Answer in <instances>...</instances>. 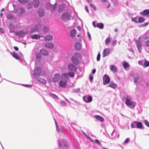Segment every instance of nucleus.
<instances>
[{
    "mask_svg": "<svg viewBox=\"0 0 149 149\" xmlns=\"http://www.w3.org/2000/svg\"><path fill=\"white\" fill-rule=\"evenodd\" d=\"M104 25L102 23H98L96 25L97 27L101 29H102L104 28Z\"/></svg>",
    "mask_w": 149,
    "mask_h": 149,
    "instance_id": "35",
    "label": "nucleus"
},
{
    "mask_svg": "<svg viewBox=\"0 0 149 149\" xmlns=\"http://www.w3.org/2000/svg\"><path fill=\"white\" fill-rule=\"evenodd\" d=\"M140 14L142 15L145 16L149 15V9H146L143 12L140 13Z\"/></svg>",
    "mask_w": 149,
    "mask_h": 149,
    "instance_id": "20",
    "label": "nucleus"
},
{
    "mask_svg": "<svg viewBox=\"0 0 149 149\" xmlns=\"http://www.w3.org/2000/svg\"><path fill=\"white\" fill-rule=\"evenodd\" d=\"M143 127V125L141 122L137 121V124L136 128L139 129H141Z\"/></svg>",
    "mask_w": 149,
    "mask_h": 149,
    "instance_id": "33",
    "label": "nucleus"
},
{
    "mask_svg": "<svg viewBox=\"0 0 149 149\" xmlns=\"http://www.w3.org/2000/svg\"><path fill=\"white\" fill-rule=\"evenodd\" d=\"M130 138H127L125 141L124 142H123L122 144L123 145H125L126 144H127L130 141Z\"/></svg>",
    "mask_w": 149,
    "mask_h": 149,
    "instance_id": "46",
    "label": "nucleus"
},
{
    "mask_svg": "<svg viewBox=\"0 0 149 149\" xmlns=\"http://www.w3.org/2000/svg\"><path fill=\"white\" fill-rule=\"evenodd\" d=\"M145 18L143 17H140L139 18L138 23H142L145 21Z\"/></svg>",
    "mask_w": 149,
    "mask_h": 149,
    "instance_id": "41",
    "label": "nucleus"
},
{
    "mask_svg": "<svg viewBox=\"0 0 149 149\" xmlns=\"http://www.w3.org/2000/svg\"><path fill=\"white\" fill-rule=\"evenodd\" d=\"M24 12H25V10L24 9L22 8H19L20 13L19 14V15H20V16H21L22 15L23 13H24Z\"/></svg>",
    "mask_w": 149,
    "mask_h": 149,
    "instance_id": "42",
    "label": "nucleus"
},
{
    "mask_svg": "<svg viewBox=\"0 0 149 149\" xmlns=\"http://www.w3.org/2000/svg\"><path fill=\"white\" fill-rule=\"evenodd\" d=\"M45 46L48 48H52L54 47V45L52 43L48 42L45 44Z\"/></svg>",
    "mask_w": 149,
    "mask_h": 149,
    "instance_id": "26",
    "label": "nucleus"
},
{
    "mask_svg": "<svg viewBox=\"0 0 149 149\" xmlns=\"http://www.w3.org/2000/svg\"><path fill=\"white\" fill-rule=\"evenodd\" d=\"M76 31H77L75 29L72 30L70 33V36L72 38L74 37L76 35Z\"/></svg>",
    "mask_w": 149,
    "mask_h": 149,
    "instance_id": "27",
    "label": "nucleus"
},
{
    "mask_svg": "<svg viewBox=\"0 0 149 149\" xmlns=\"http://www.w3.org/2000/svg\"><path fill=\"white\" fill-rule=\"evenodd\" d=\"M17 35L20 36H22L25 34V32L24 31H19L17 32L16 33Z\"/></svg>",
    "mask_w": 149,
    "mask_h": 149,
    "instance_id": "32",
    "label": "nucleus"
},
{
    "mask_svg": "<svg viewBox=\"0 0 149 149\" xmlns=\"http://www.w3.org/2000/svg\"><path fill=\"white\" fill-rule=\"evenodd\" d=\"M58 143L59 149H69L70 144L66 140L59 139L58 140Z\"/></svg>",
    "mask_w": 149,
    "mask_h": 149,
    "instance_id": "1",
    "label": "nucleus"
},
{
    "mask_svg": "<svg viewBox=\"0 0 149 149\" xmlns=\"http://www.w3.org/2000/svg\"><path fill=\"white\" fill-rule=\"evenodd\" d=\"M74 72H69V74H70V76L72 77H73L74 76Z\"/></svg>",
    "mask_w": 149,
    "mask_h": 149,
    "instance_id": "53",
    "label": "nucleus"
},
{
    "mask_svg": "<svg viewBox=\"0 0 149 149\" xmlns=\"http://www.w3.org/2000/svg\"><path fill=\"white\" fill-rule=\"evenodd\" d=\"M69 74L68 73H65L62 76V79H65L66 80L68 79L69 77Z\"/></svg>",
    "mask_w": 149,
    "mask_h": 149,
    "instance_id": "34",
    "label": "nucleus"
},
{
    "mask_svg": "<svg viewBox=\"0 0 149 149\" xmlns=\"http://www.w3.org/2000/svg\"><path fill=\"white\" fill-rule=\"evenodd\" d=\"M111 40L110 37H108L105 40V44L106 45H108L109 43L111 42Z\"/></svg>",
    "mask_w": 149,
    "mask_h": 149,
    "instance_id": "39",
    "label": "nucleus"
},
{
    "mask_svg": "<svg viewBox=\"0 0 149 149\" xmlns=\"http://www.w3.org/2000/svg\"><path fill=\"white\" fill-rule=\"evenodd\" d=\"M67 83V81H64L62 80H61L59 82V86L61 88H65L66 87Z\"/></svg>",
    "mask_w": 149,
    "mask_h": 149,
    "instance_id": "14",
    "label": "nucleus"
},
{
    "mask_svg": "<svg viewBox=\"0 0 149 149\" xmlns=\"http://www.w3.org/2000/svg\"><path fill=\"white\" fill-rule=\"evenodd\" d=\"M7 18L9 19H12L14 20L15 19V17L14 15L11 14H8L7 15Z\"/></svg>",
    "mask_w": 149,
    "mask_h": 149,
    "instance_id": "28",
    "label": "nucleus"
},
{
    "mask_svg": "<svg viewBox=\"0 0 149 149\" xmlns=\"http://www.w3.org/2000/svg\"><path fill=\"white\" fill-rule=\"evenodd\" d=\"M94 117L101 122H103L104 121V118L100 116L99 115H95L94 116Z\"/></svg>",
    "mask_w": 149,
    "mask_h": 149,
    "instance_id": "23",
    "label": "nucleus"
},
{
    "mask_svg": "<svg viewBox=\"0 0 149 149\" xmlns=\"http://www.w3.org/2000/svg\"><path fill=\"white\" fill-rule=\"evenodd\" d=\"M0 32L2 33H4V31L3 29L0 27Z\"/></svg>",
    "mask_w": 149,
    "mask_h": 149,
    "instance_id": "63",
    "label": "nucleus"
},
{
    "mask_svg": "<svg viewBox=\"0 0 149 149\" xmlns=\"http://www.w3.org/2000/svg\"><path fill=\"white\" fill-rule=\"evenodd\" d=\"M68 68L72 72H75L77 70L75 66L72 64H70L68 65Z\"/></svg>",
    "mask_w": 149,
    "mask_h": 149,
    "instance_id": "8",
    "label": "nucleus"
},
{
    "mask_svg": "<svg viewBox=\"0 0 149 149\" xmlns=\"http://www.w3.org/2000/svg\"><path fill=\"white\" fill-rule=\"evenodd\" d=\"M37 81H38L43 84H45L46 83V80L43 79H42L38 77L35 79Z\"/></svg>",
    "mask_w": 149,
    "mask_h": 149,
    "instance_id": "18",
    "label": "nucleus"
},
{
    "mask_svg": "<svg viewBox=\"0 0 149 149\" xmlns=\"http://www.w3.org/2000/svg\"><path fill=\"white\" fill-rule=\"evenodd\" d=\"M123 65L124 68L126 70V68L130 66L129 64L127 62H125L123 63Z\"/></svg>",
    "mask_w": 149,
    "mask_h": 149,
    "instance_id": "40",
    "label": "nucleus"
},
{
    "mask_svg": "<svg viewBox=\"0 0 149 149\" xmlns=\"http://www.w3.org/2000/svg\"><path fill=\"white\" fill-rule=\"evenodd\" d=\"M60 74L59 73L55 74L53 78V81L54 83L58 82L60 79Z\"/></svg>",
    "mask_w": 149,
    "mask_h": 149,
    "instance_id": "10",
    "label": "nucleus"
},
{
    "mask_svg": "<svg viewBox=\"0 0 149 149\" xmlns=\"http://www.w3.org/2000/svg\"><path fill=\"white\" fill-rule=\"evenodd\" d=\"M57 5L56 3L53 5L49 3L47 5V9L48 10H54Z\"/></svg>",
    "mask_w": 149,
    "mask_h": 149,
    "instance_id": "9",
    "label": "nucleus"
},
{
    "mask_svg": "<svg viewBox=\"0 0 149 149\" xmlns=\"http://www.w3.org/2000/svg\"><path fill=\"white\" fill-rule=\"evenodd\" d=\"M41 71V69L40 67H36L34 71L33 74L34 78L35 79L38 77L40 75Z\"/></svg>",
    "mask_w": 149,
    "mask_h": 149,
    "instance_id": "3",
    "label": "nucleus"
},
{
    "mask_svg": "<svg viewBox=\"0 0 149 149\" xmlns=\"http://www.w3.org/2000/svg\"><path fill=\"white\" fill-rule=\"evenodd\" d=\"M74 55L76 56H77L79 58L81 56V55L78 52H76L74 54Z\"/></svg>",
    "mask_w": 149,
    "mask_h": 149,
    "instance_id": "56",
    "label": "nucleus"
},
{
    "mask_svg": "<svg viewBox=\"0 0 149 149\" xmlns=\"http://www.w3.org/2000/svg\"><path fill=\"white\" fill-rule=\"evenodd\" d=\"M111 135L113 138H116V137L118 138L119 136V134L118 132L114 130L113 131Z\"/></svg>",
    "mask_w": 149,
    "mask_h": 149,
    "instance_id": "11",
    "label": "nucleus"
},
{
    "mask_svg": "<svg viewBox=\"0 0 149 149\" xmlns=\"http://www.w3.org/2000/svg\"><path fill=\"white\" fill-rule=\"evenodd\" d=\"M49 27L48 26H45L43 28V31L45 32H47L49 31Z\"/></svg>",
    "mask_w": 149,
    "mask_h": 149,
    "instance_id": "43",
    "label": "nucleus"
},
{
    "mask_svg": "<svg viewBox=\"0 0 149 149\" xmlns=\"http://www.w3.org/2000/svg\"><path fill=\"white\" fill-rule=\"evenodd\" d=\"M41 27V25L40 23L37 24L34 27H32L30 32V34H32L34 32H38Z\"/></svg>",
    "mask_w": 149,
    "mask_h": 149,
    "instance_id": "4",
    "label": "nucleus"
},
{
    "mask_svg": "<svg viewBox=\"0 0 149 149\" xmlns=\"http://www.w3.org/2000/svg\"><path fill=\"white\" fill-rule=\"evenodd\" d=\"M71 60L72 62L76 65L78 64L79 60L75 56H72L71 57Z\"/></svg>",
    "mask_w": 149,
    "mask_h": 149,
    "instance_id": "16",
    "label": "nucleus"
},
{
    "mask_svg": "<svg viewBox=\"0 0 149 149\" xmlns=\"http://www.w3.org/2000/svg\"><path fill=\"white\" fill-rule=\"evenodd\" d=\"M41 57V55L40 53L37 54L36 56V60L38 61H39Z\"/></svg>",
    "mask_w": 149,
    "mask_h": 149,
    "instance_id": "47",
    "label": "nucleus"
},
{
    "mask_svg": "<svg viewBox=\"0 0 149 149\" xmlns=\"http://www.w3.org/2000/svg\"><path fill=\"white\" fill-rule=\"evenodd\" d=\"M110 69L114 72H116L118 70L117 68L113 65H110Z\"/></svg>",
    "mask_w": 149,
    "mask_h": 149,
    "instance_id": "22",
    "label": "nucleus"
},
{
    "mask_svg": "<svg viewBox=\"0 0 149 149\" xmlns=\"http://www.w3.org/2000/svg\"><path fill=\"white\" fill-rule=\"evenodd\" d=\"M40 2L39 0H34L31 3V4L34 7H38L40 4Z\"/></svg>",
    "mask_w": 149,
    "mask_h": 149,
    "instance_id": "15",
    "label": "nucleus"
},
{
    "mask_svg": "<svg viewBox=\"0 0 149 149\" xmlns=\"http://www.w3.org/2000/svg\"><path fill=\"white\" fill-rule=\"evenodd\" d=\"M116 42H117V40H113L112 42V45L113 46H115V45H116V44H117Z\"/></svg>",
    "mask_w": 149,
    "mask_h": 149,
    "instance_id": "57",
    "label": "nucleus"
},
{
    "mask_svg": "<svg viewBox=\"0 0 149 149\" xmlns=\"http://www.w3.org/2000/svg\"><path fill=\"white\" fill-rule=\"evenodd\" d=\"M95 143L97 144L98 145H101L102 146V145L101 144V143L97 139H96L95 141Z\"/></svg>",
    "mask_w": 149,
    "mask_h": 149,
    "instance_id": "51",
    "label": "nucleus"
},
{
    "mask_svg": "<svg viewBox=\"0 0 149 149\" xmlns=\"http://www.w3.org/2000/svg\"><path fill=\"white\" fill-rule=\"evenodd\" d=\"M145 124L148 127H149V123L147 121L144 120Z\"/></svg>",
    "mask_w": 149,
    "mask_h": 149,
    "instance_id": "59",
    "label": "nucleus"
},
{
    "mask_svg": "<svg viewBox=\"0 0 149 149\" xmlns=\"http://www.w3.org/2000/svg\"><path fill=\"white\" fill-rule=\"evenodd\" d=\"M53 38L52 36L50 35H48L45 36V40L47 41H49L51 40Z\"/></svg>",
    "mask_w": 149,
    "mask_h": 149,
    "instance_id": "25",
    "label": "nucleus"
},
{
    "mask_svg": "<svg viewBox=\"0 0 149 149\" xmlns=\"http://www.w3.org/2000/svg\"><path fill=\"white\" fill-rule=\"evenodd\" d=\"M32 5L31 3H30L28 6V8L29 9H30L32 7Z\"/></svg>",
    "mask_w": 149,
    "mask_h": 149,
    "instance_id": "60",
    "label": "nucleus"
},
{
    "mask_svg": "<svg viewBox=\"0 0 149 149\" xmlns=\"http://www.w3.org/2000/svg\"><path fill=\"white\" fill-rule=\"evenodd\" d=\"M145 44L147 46H149V40L146 41Z\"/></svg>",
    "mask_w": 149,
    "mask_h": 149,
    "instance_id": "62",
    "label": "nucleus"
},
{
    "mask_svg": "<svg viewBox=\"0 0 149 149\" xmlns=\"http://www.w3.org/2000/svg\"><path fill=\"white\" fill-rule=\"evenodd\" d=\"M54 119L55 120V124L56 125V129L57 131L58 132V133H59V132L60 131V129L58 126V124H57V122H56L55 119L54 118Z\"/></svg>",
    "mask_w": 149,
    "mask_h": 149,
    "instance_id": "48",
    "label": "nucleus"
},
{
    "mask_svg": "<svg viewBox=\"0 0 149 149\" xmlns=\"http://www.w3.org/2000/svg\"><path fill=\"white\" fill-rule=\"evenodd\" d=\"M138 17H132V22H134L135 23H138Z\"/></svg>",
    "mask_w": 149,
    "mask_h": 149,
    "instance_id": "44",
    "label": "nucleus"
},
{
    "mask_svg": "<svg viewBox=\"0 0 149 149\" xmlns=\"http://www.w3.org/2000/svg\"><path fill=\"white\" fill-rule=\"evenodd\" d=\"M11 54L16 59H19L20 62H22V60L21 58L17 53L13 52V53H11Z\"/></svg>",
    "mask_w": 149,
    "mask_h": 149,
    "instance_id": "12",
    "label": "nucleus"
},
{
    "mask_svg": "<svg viewBox=\"0 0 149 149\" xmlns=\"http://www.w3.org/2000/svg\"><path fill=\"white\" fill-rule=\"evenodd\" d=\"M18 1L20 3H26L27 2V0H18Z\"/></svg>",
    "mask_w": 149,
    "mask_h": 149,
    "instance_id": "49",
    "label": "nucleus"
},
{
    "mask_svg": "<svg viewBox=\"0 0 149 149\" xmlns=\"http://www.w3.org/2000/svg\"><path fill=\"white\" fill-rule=\"evenodd\" d=\"M90 6L92 8H93L94 10L95 11L96 10V7L93 4H90Z\"/></svg>",
    "mask_w": 149,
    "mask_h": 149,
    "instance_id": "54",
    "label": "nucleus"
},
{
    "mask_svg": "<svg viewBox=\"0 0 149 149\" xmlns=\"http://www.w3.org/2000/svg\"><path fill=\"white\" fill-rule=\"evenodd\" d=\"M38 13L40 17H42L44 14L43 10H39L38 12Z\"/></svg>",
    "mask_w": 149,
    "mask_h": 149,
    "instance_id": "38",
    "label": "nucleus"
},
{
    "mask_svg": "<svg viewBox=\"0 0 149 149\" xmlns=\"http://www.w3.org/2000/svg\"><path fill=\"white\" fill-rule=\"evenodd\" d=\"M48 95L50 97H53V98L58 100L59 99L58 97L55 94L51 93H48Z\"/></svg>",
    "mask_w": 149,
    "mask_h": 149,
    "instance_id": "31",
    "label": "nucleus"
},
{
    "mask_svg": "<svg viewBox=\"0 0 149 149\" xmlns=\"http://www.w3.org/2000/svg\"><path fill=\"white\" fill-rule=\"evenodd\" d=\"M148 24L149 23L148 22H146L143 25V26H147Z\"/></svg>",
    "mask_w": 149,
    "mask_h": 149,
    "instance_id": "64",
    "label": "nucleus"
},
{
    "mask_svg": "<svg viewBox=\"0 0 149 149\" xmlns=\"http://www.w3.org/2000/svg\"><path fill=\"white\" fill-rule=\"evenodd\" d=\"M87 35H88V37L89 38V39L90 40L91 39V35H90V33L88 32H87Z\"/></svg>",
    "mask_w": 149,
    "mask_h": 149,
    "instance_id": "58",
    "label": "nucleus"
},
{
    "mask_svg": "<svg viewBox=\"0 0 149 149\" xmlns=\"http://www.w3.org/2000/svg\"><path fill=\"white\" fill-rule=\"evenodd\" d=\"M74 47L76 50H79L81 48V45L80 42H77L75 43Z\"/></svg>",
    "mask_w": 149,
    "mask_h": 149,
    "instance_id": "19",
    "label": "nucleus"
},
{
    "mask_svg": "<svg viewBox=\"0 0 149 149\" xmlns=\"http://www.w3.org/2000/svg\"><path fill=\"white\" fill-rule=\"evenodd\" d=\"M144 65L146 67H147L149 66V62L146 61L144 63Z\"/></svg>",
    "mask_w": 149,
    "mask_h": 149,
    "instance_id": "50",
    "label": "nucleus"
},
{
    "mask_svg": "<svg viewBox=\"0 0 149 149\" xmlns=\"http://www.w3.org/2000/svg\"><path fill=\"white\" fill-rule=\"evenodd\" d=\"M31 37L32 39L39 40L41 36L39 34H35L34 35H32L31 36Z\"/></svg>",
    "mask_w": 149,
    "mask_h": 149,
    "instance_id": "21",
    "label": "nucleus"
},
{
    "mask_svg": "<svg viewBox=\"0 0 149 149\" xmlns=\"http://www.w3.org/2000/svg\"><path fill=\"white\" fill-rule=\"evenodd\" d=\"M71 17L70 15L68 13L65 12L61 16V19L64 21L67 19H69Z\"/></svg>",
    "mask_w": 149,
    "mask_h": 149,
    "instance_id": "6",
    "label": "nucleus"
},
{
    "mask_svg": "<svg viewBox=\"0 0 149 149\" xmlns=\"http://www.w3.org/2000/svg\"><path fill=\"white\" fill-rule=\"evenodd\" d=\"M65 6L64 4H62L59 6L58 10L59 11H63L65 8Z\"/></svg>",
    "mask_w": 149,
    "mask_h": 149,
    "instance_id": "29",
    "label": "nucleus"
},
{
    "mask_svg": "<svg viewBox=\"0 0 149 149\" xmlns=\"http://www.w3.org/2000/svg\"><path fill=\"white\" fill-rule=\"evenodd\" d=\"M125 104L130 108L133 109L136 105L135 102L131 101V97L130 96H127L125 97Z\"/></svg>",
    "mask_w": 149,
    "mask_h": 149,
    "instance_id": "2",
    "label": "nucleus"
},
{
    "mask_svg": "<svg viewBox=\"0 0 149 149\" xmlns=\"http://www.w3.org/2000/svg\"><path fill=\"white\" fill-rule=\"evenodd\" d=\"M111 50L109 48H105L104 50L102 56L105 57L108 55L110 53Z\"/></svg>",
    "mask_w": 149,
    "mask_h": 149,
    "instance_id": "7",
    "label": "nucleus"
},
{
    "mask_svg": "<svg viewBox=\"0 0 149 149\" xmlns=\"http://www.w3.org/2000/svg\"><path fill=\"white\" fill-rule=\"evenodd\" d=\"M136 46L139 52L141 51V47H142V43L139 41H137L136 42Z\"/></svg>",
    "mask_w": 149,
    "mask_h": 149,
    "instance_id": "17",
    "label": "nucleus"
},
{
    "mask_svg": "<svg viewBox=\"0 0 149 149\" xmlns=\"http://www.w3.org/2000/svg\"><path fill=\"white\" fill-rule=\"evenodd\" d=\"M22 86L29 88H31L32 86V85H30L29 84H22Z\"/></svg>",
    "mask_w": 149,
    "mask_h": 149,
    "instance_id": "52",
    "label": "nucleus"
},
{
    "mask_svg": "<svg viewBox=\"0 0 149 149\" xmlns=\"http://www.w3.org/2000/svg\"><path fill=\"white\" fill-rule=\"evenodd\" d=\"M139 78H140V77L138 75H136V76H135L134 77V82L135 83H137L139 79Z\"/></svg>",
    "mask_w": 149,
    "mask_h": 149,
    "instance_id": "36",
    "label": "nucleus"
},
{
    "mask_svg": "<svg viewBox=\"0 0 149 149\" xmlns=\"http://www.w3.org/2000/svg\"><path fill=\"white\" fill-rule=\"evenodd\" d=\"M100 53H99L97 55V61H99L100 60Z\"/></svg>",
    "mask_w": 149,
    "mask_h": 149,
    "instance_id": "55",
    "label": "nucleus"
},
{
    "mask_svg": "<svg viewBox=\"0 0 149 149\" xmlns=\"http://www.w3.org/2000/svg\"><path fill=\"white\" fill-rule=\"evenodd\" d=\"M40 54L44 56H47L48 54V52L44 49H41L40 51Z\"/></svg>",
    "mask_w": 149,
    "mask_h": 149,
    "instance_id": "24",
    "label": "nucleus"
},
{
    "mask_svg": "<svg viewBox=\"0 0 149 149\" xmlns=\"http://www.w3.org/2000/svg\"><path fill=\"white\" fill-rule=\"evenodd\" d=\"M89 79L90 81H91L93 80V76L92 75H90L89 76Z\"/></svg>",
    "mask_w": 149,
    "mask_h": 149,
    "instance_id": "61",
    "label": "nucleus"
},
{
    "mask_svg": "<svg viewBox=\"0 0 149 149\" xmlns=\"http://www.w3.org/2000/svg\"><path fill=\"white\" fill-rule=\"evenodd\" d=\"M80 92V88H79L74 89L73 90V92L74 93H77Z\"/></svg>",
    "mask_w": 149,
    "mask_h": 149,
    "instance_id": "45",
    "label": "nucleus"
},
{
    "mask_svg": "<svg viewBox=\"0 0 149 149\" xmlns=\"http://www.w3.org/2000/svg\"><path fill=\"white\" fill-rule=\"evenodd\" d=\"M92 97L91 95L84 96L83 97V100L87 103H89L92 100Z\"/></svg>",
    "mask_w": 149,
    "mask_h": 149,
    "instance_id": "5",
    "label": "nucleus"
},
{
    "mask_svg": "<svg viewBox=\"0 0 149 149\" xmlns=\"http://www.w3.org/2000/svg\"><path fill=\"white\" fill-rule=\"evenodd\" d=\"M103 80L104 82L106 84H108L110 81V78L109 77L105 74L103 77Z\"/></svg>",
    "mask_w": 149,
    "mask_h": 149,
    "instance_id": "13",
    "label": "nucleus"
},
{
    "mask_svg": "<svg viewBox=\"0 0 149 149\" xmlns=\"http://www.w3.org/2000/svg\"><path fill=\"white\" fill-rule=\"evenodd\" d=\"M116 86L117 85L111 82L109 85L107 86V87H110L114 89L116 88Z\"/></svg>",
    "mask_w": 149,
    "mask_h": 149,
    "instance_id": "30",
    "label": "nucleus"
},
{
    "mask_svg": "<svg viewBox=\"0 0 149 149\" xmlns=\"http://www.w3.org/2000/svg\"><path fill=\"white\" fill-rule=\"evenodd\" d=\"M137 124V121L133 122L131 125V126L132 128H136Z\"/></svg>",
    "mask_w": 149,
    "mask_h": 149,
    "instance_id": "37",
    "label": "nucleus"
}]
</instances>
